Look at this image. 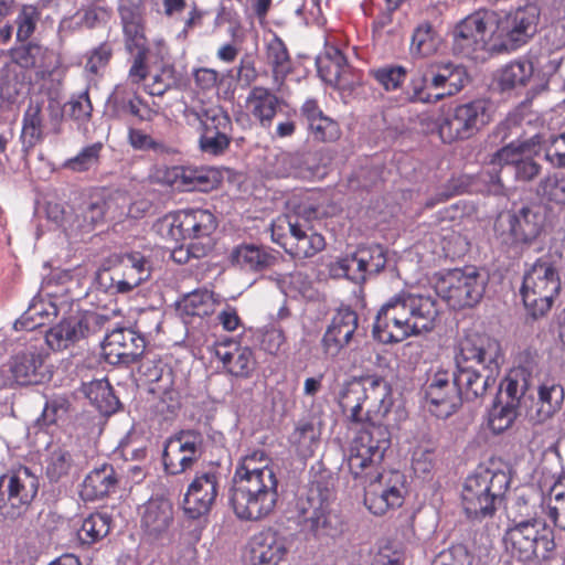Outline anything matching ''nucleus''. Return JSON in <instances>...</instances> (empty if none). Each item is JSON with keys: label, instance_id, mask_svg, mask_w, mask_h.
I'll return each mask as SVG.
<instances>
[{"label": "nucleus", "instance_id": "1", "mask_svg": "<svg viewBox=\"0 0 565 565\" xmlns=\"http://www.w3.org/2000/svg\"><path fill=\"white\" fill-rule=\"evenodd\" d=\"M391 433L384 425L370 424L352 439L348 468L355 481L364 486V504L374 515L402 507L405 495V476L392 470L380 472Z\"/></svg>", "mask_w": 565, "mask_h": 565}, {"label": "nucleus", "instance_id": "2", "mask_svg": "<svg viewBox=\"0 0 565 565\" xmlns=\"http://www.w3.org/2000/svg\"><path fill=\"white\" fill-rule=\"evenodd\" d=\"M439 313V302L435 296L402 290L381 306L373 335L384 344L398 343L431 331Z\"/></svg>", "mask_w": 565, "mask_h": 565}, {"label": "nucleus", "instance_id": "3", "mask_svg": "<svg viewBox=\"0 0 565 565\" xmlns=\"http://www.w3.org/2000/svg\"><path fill=\"white\" fill-rule=\"evenodd\" d=\"M504 355L498 340L487 334L467 335L460 343L454 380L462 401L482 398L497 382Z\"/></svg>", "mask_w": 565, "mask_h": 565}, {"label": "nucleus", "instance_id": "4", "mask_svg": "<svg viewBox=\"0 0 565 565\" xmlns=\"http://www.w3.org/2000/svg\"><path fill=\"white\" fill-rule=\"evenodd\" d=\"M511 478L503 470L478 468L461 489V507L470 521L492 519L510 488Z\"/></svg>", "mask_w": 565, "mask_h": 565}, {"label": "nucleus", "instance_id": "5", "mask_svg": "<svg viewBox=\"0 0 565 565\" xmlns=\"http://www.w3.org/2000/svg\"><path fill=\"white\" fill-rule=\"evenodd\" d=\"M334 498V480L327 470L317 472L310 479L305 497L297 502L299 516L316 536H335L340 531V521L331 514L330 503Z\"/></svg>", "mask_w": 565, "mask_h": 565}, {"label": "nucleus", "instance_id": "6", "mask_svg": "<svg viewBox=\"0 0 565 565\" xmlns=\"http://www.w3.org/2000/svg\"><path fill=\"white\" fill-rule=\"evenodd\" d=\"M491 121V103L476 98L444 107L436 120L439 138L444 143L468 140Z\"/></svg>", "mask_w": 565, "mask_h": 565}, {"label": "nucleus", "instance_id": "7", "mask_svg": "<svg viewBox=\"0 0 565 565\" xmlns=\"http://www.w3.org/2000/svg\"><path fill=\"white\" fill-rule=\"evenodd\" d=\"M561 291V276L554 262L542 257L525 271L520 289L524 307L534 319L544 317Z\"/></svg>", "mask_w": 565, "mask_h": 565}, {"label": "nucleus", "instance_id": "8", "mask_svg": "<svg viewBox=\"0 0 565 565\" xmlns=\"http://www.w3.org/2000/svg\"><path fill=\"white\" fill-rule=\"evenodd\" d=\"M136 326L149 335L160 331L161 320L156 312L142 313ZM103 351L110 363L125 365L137 362L145 352L146 340L140 332L129 328H116L104 335Z\"/></svg>", "mask_w": 565, "mask_h": 565}, {"label": "nucleus", "instance_id": "9", "mask_svg": "<svg viewBox=\"0 0 565 565\" xmlns=\"http://www.w3.org/2000/svg\"><path fill=\"white\" fill-rule=\"evenodd\" d=\"M271 238L294 258H309L326 246L324 237L297 214H282L271 223Z\"/></svg>", "mask_w": 565, "mask_h": 565}, {"label": "nucleus", "instance_id": "10", "mask_svg": "<svg viewBox=\"0 0 565 565\" xmlns=\"http://www.w3.org/2000/svg\"><path fill=\"white\" fill-rule=\"evenodd\" d=\"M158 228L162 235L173 241L184 239L204 244L206 249L212 250V235L217 228V221L209 210L190 209L163 216L158 223Z\"/></svg>", "mask_w": 565, "mask_h": 565}, {"label": "nucleus", "instance_id": "11", "mask_svg": "<svg viewBox=\"0 0 565 565\" xmlns=\"http://www.w3.org/2000/svg\"><path fill=\"white\" fill-rule=\"evenodd\" d=\"M507 551L519 562L546 558L555 548L552 530L536 520H526L510 526L503 537Z\"/></svg>", "mask_w": 565, "mask_h": 565}, {"label": "nucleus", "instance_id": "12", "mask_svg": "<svg viewBox=\"0 0 565 565\" xmlns=\"http://www.w3.org/2000/svg\"><path fill=\"white\" fill-rule=\"evenodd\" d=\"M534 142L513 141L498 151H495L489 164L492 171L488 172L490 182L499 188H503L501 174L504 172H513L518 181H532L541 172V164L531 156V148Z\"/></svg>", "mask_w": 565, "mask_h": 565}, {"label": "nucleus", "instance_id": "13", "mask_svg": "<svg viewBox=\"0 0 565 565\" xmlns=\"http://www.w3.org/2000/svg\"><path fill=\"white\" fill-rule=\"evenodd\" d=\"M39 479L28 467L0 477V513L10 520L19 518L34 500Z\"/></svg>", "mask_w": 565, "mask_h": 565}, {"label": "nucleus", "instance_id": "14", "mask_svg": "<svg viewBox=\"0 0 565 565\" xmlns=\"http://www.w3.org/2000/svg\"><path fill=\"white\" fill-rule=\"evenodd\" d=\"M487 280L476 268L452 269L437 284L438 294L452 309L477 305L486 290Z\"/></svg>", "mask_w": 565, "mask_h": 565}, {"label": "nucleus", "instance_id": "15", "mask_svg": "<svg viewBox=\"0 0 565 565\" xmlns=\"http://www.w3.org/2000/svg\"><path fill=\"white\" fill-rule=\"evenodd\" d=\"M495 12L478 10L462 19L452 32L455 53L476 60L486 50L488 35L494 29Z\"/></svg>", "mask_w": 565, "mask_h": 565}, {"label": "nucleus", "instance_id": "16", "mask_svg": "<svg viewBox=\"0 0 565 565\" xmlns=\"http://www.w3.org/2000/svg\"><path fill=\"white\" fill-rule=\"evenodd\" d=\"M539 20L540 9L535 4H527L503 15L495 13L492 36L500 40L504 49L515 50L536 33Z\"/></svg>", "mask_w": 565, "mask_h": 565}, {"label": "nucleus", "instance_id": "17", "mask_svg": "<svg viewBox=\"0 0 565 565\" xmlns=\"http://www.w3.org/2000/svg\"><path fill=\"white\" fill-rule=\"evenodd\" d=\"M455 372L443 366L430 370L425 397L428 411L437 418L451 416L460 406V396L454 380Z\"/></svg>", "mask_w": 565, "mask_h": 565}, {"label": "nucleus", "instance_id": "18", "mask_svg": "<svg viewBox=\"0 0 565 565\" xmlns=\"http://www.w3.org/2000/svg\"><path fill=\"white\" fill-rule=\"evenodd\" d=\"M203 454V436L195 430H181L166 441L162 461L167 473L180 475L192 468Z\"/></svg>", "mask_w": 565, "mask_h": 565}, {"label": "nucleus", "instance_id": "19", "mask_svg": "<svg viewBox=\"0 0 565 565\" xmlns=\"http://www.w3.org/2000/svg\"><path fill=\"white\" fill-rule=\"evenodd\" d=\"M9 380L18 385H39L51 377L45 354L36 347H26L15 352L7 363Z\"/></svg>", "mask_w": 565, "mask_h": 565}, {"label": "nucleus", "instance_id": "20", "mask_svg": "<svg viewBox=\"0 0 565 565\" xmlns=\"http://www.w3.org/2000/svg\"><path fill=\"white\" fill-rule=\"evenodd\" d=\"M277 479L271 468L249 469V520L268 515L277 502Z\"/></svg>", "mask_w": 565, "mask_h": 565}, {"label": "nucleus", "instance_id": "21", "mask_svg": "<svg viewBox=\"0 0 565 565\" xmlns=\"http://www.w3.org/2000/svg\"><path fill=\"white\" fill-rule=\"evenodd\" d=\"M358 323L359 317L354 310L349 307L339 308L322 335L321 349L323 354L327 358L338 356L350 344L358 329Z\"/></svg>", "mask_w": 565, "mask_h": 565}, {"label": "nucleus", "instance_id": "22", "mask_svg": "<svg viewBox=\"0 0 565 565\" xmlns=\"http://www.w3.org/2000/svg\"><path fill=\"white\" fill-rule=\"evenodd\" d=\"M110 118L124 119L132 116L139 121H152L158 111L151 108L136 92L127 86L117 85L106 103Z\"/></svg>", "mask_w": 565, "mask_h": 565}, {"label": "nucleus", "instance_id": "23", "mask_svg": "<svg viewBox=\"0 0 565 565\" xmlns=\"http://www.w3.org/2000/svg\"><path fill=\"white\" fill-rule=\"evenodd\" d=\"M545 222L540 206H522L508 214L509 235L514 244L530 245L543 233Z\"/></svg>", "mask_w": 565, "mask_h": 565}, {"label": "nucleus", "instance_id": "24", "mask_svg": "<svg viewBox=\"0 0 565 565\" xmlns=\"http://www.w3.org/2000/svg\"><path fill=\"white\" fill-rule=\"evenodd\" d=\"M10 64L20 70H36V75L44 78L57 66L55 53L34 41H24L10 50Z\"/></svg>", "mask_w": 565, "mask_h": 565}, {"label": "nucleus", "instance_id": "25", "mask_svg": "<svg viewBox=\"0 0 565 565\" xmlns=\"http://www.w3.org/2000/svg\"><path fill=\"white\" fill-rule=\"evenodd\" d=\"M217 495V481L214 473H203L189 486L183 500V511L190 519L206 514Z\"/></svg>", "mask_w": 565, "mask_h": 565}, {"label": "nucleus", "instance_id": "26", "mask_svg": "<svg viewBox=\"0 0 565 565\" xmlns=\"http://www.w3.org/2000/svg\"><path fill=\"white\" fill-rule=\"evenodd\" d=\"M119 270V291L128 294L151 276V262L138 252L115 255L108 259Z\"/></svg>", "mask_w": 565, "mask_h": 565}, {"label": "nucleus", "instance_id": "27", "mask_svg": "<svg viewBox=\"0 0 565 565\" xmlns=\"http://www.w3.org/2000/svg\"><path fill=\"white\" fill-rule=\"evenodd\" d=\"M286 552L284 540L271 529L255 534L249 542L253 565H277Z\"/></svg>", "mask_w": 565, "mask_h": 565}, {"label": "nucleus", "instance_id": "28", "mask_svg": "<svg viewBox=\"0 0 565 565\" xmlns=\"http://www.w3.org/2000/svg\"><path fill=\"white\" fill-rule=\"evenodd\" d=\"M429 72L431 73L430 87L444 89L443 93L435 95V99L458 94L469 82L467 70L451 62L431 64Z\"/></svg>", "mask_w": 565, "mask_h": 565}, {"label": "nucleus", "instance_id": "29", "mask_svg": "<svg viewBox=\"0 0 565 565\" xmlns=\"http://www.w3.org/2000/svg\"><path fill=\"white\" fill-rule=\"evenodd\" d=\"M565 398L564 387L553 380L537 387V398L527 406L526 415L535 422H544L561 409Z\"/></svg>", "mask_w": 565, "mask_h": 565}, {"label": "nucleus", "instance_id": "30", "mask_svg": "<svg viewBox=\"0 0 565 565\" xmlns=\"http://www.w3.org/2000/svg\"><path fill=\"white\" fill-rule=\"evenodd\" d=\"M173 521V507L163 498L149 500L142 512L141 525L152 539L161 537Z\"/></svg>", "mask_w": 565, "mask_h": 565}, {"label": "nucleus", "instance_id": "31", "mask_svg": "<svg viewBox=\"0 0 565 565\" xmlns=\"http://www.w3.org/2000/svg\"><path fill=\"white\" fill-rule=\"evenodd\" d=\"M147 381L153 386L150 387L151 393L162 395L161 402L157 405L159 412L174 414L179 407L177 399V392L171 390L172 386V372L170 369L163 367L160 364L147 366L143 371Z\"/></svg>", "mask_w": 565, "mask_h": 565}, {"label": "nucleus", "instance_id": "32", "mask_svg": "<svg viewBox=\"0 0 565 565\" xmlns=\"http://www.w3.org/2000/svg\"><path fill=\"white\" fill-rule=\"evenodd\" d=\"M366 398V390L356 382L347 383L340 393L339 405L343 415L350 423L363 424L358 434L370 424L376 425L375 423L366 422L369 419V412H363V404Z\"/></svg>", "mask_w": 565, "mask_h": 565}, {"label": "nucleus", "instance_id": "33", "mask_svg": "<svg viewBox=\"0 0 565 565\" xmlns=\"http://www.w3.org/2000/svg\"><path fill=\"white\" fill-rule=\"evenodd\" d=\"M42 102L31 99L23 114L20 136L24 158L44 139Z\"/></svg>", "mask_w": 565, "mask_h": 565}, {"label": "nucleus", "instance_id": "34", "mask_svg": "<svg viewBox=\"0 0 565 565\" xmlns=\"http://www.w3.org/2000/svg\"><path fill=\"white\" fill-rule=\"evenodd\" d=\"M118 484L117 473L111 465L104 463L92 470L83 482L82 495L86 500H98L115 491Z\"/></svg>", "mask_w": 565, "mask_h": 565}, {"label": "nucleus", "instance_id": "35", "mask_svg": "<svg viewBox=\"0 0 565 565\" xmlns=\"http://www.w3.org/2000/svg\"><path fill=\"white\" fill-rule=\"evenodd\" d=\"M443 43L441 35L428 21L420 22L414 29L409 52L415 58H425L435 55Z\"/></svg>", "mask_w": 565, "mask_h": 565}, {"label": "nucleus", "instance_id": "36", "mask_svg": "<svg viewBox=\"0 0 565 565\" xmlns=\"http://www.w3.org/2000/svg\"><path fill=\"white\" fill-rule=\"evenodd\" d=\"M82 392L103 415L114 414L119 407V399L106 379L83 383Z\"/></svg>", "mask_w": 565, "mask_h": 565}, {"label": "nucleus", "instance_id": "37", "mask_svg": "<svg viewBox=\"0 0 565 565\" xmlns=\"http://www.w3.org/2000/svg\"><path fill=\"white\" fill-rule=\"evenodd\" d=\"M386 253L382 245L373 244L361 246L353 254L349 267H355L360 278L365 279L366 275L379 274L386 265Z\"/></svg>", "mask_w": 565, "mask_h": 565}, {"label": "nucleus", "instance_id": "38", "mask_svg": "<svg viewBox=\"0 0 565 565\" xmlns=\"http://www.w3.org/2000/svg\"><path fill=\"white\" fill-rule=\"evenodd\" d=\"M200 122V132L230 131L231 120L227 114L216 105L201 104L186 109Z\"/></svg>", "mask_w": 565, "mask_h": 565}, {"label": "nucleus", "instance_id": "39", "mask_svg": "<svg viewBox=\"0 0 565 565\" xmlns=\"http://www.w3.org/2000/svg\"><path fill=\"white\" fill-rule=\"evenodd\" d=\"M74 315L62 319L45 331V342L53 351L65 350L81 341Z\"/></svg>", "mask_w": 565, "mask_h": 565}, {"label": "nucleus", "instance_id": "40", "mask_svg": "<svg viewBox=\"0 0 565 565\" xmlns=\"http://www.w3.org/2000/svg\"><path fill=\"white\" fill-rule=\"evenodd\" d=\"M25 73L17 65L7 63L0 71V97L14 103L26 89Z\"/></svg>", "mask_w": 565, "mask_h": 565}, {"label": "nucleus", "instance_id": "41", "mask_svg": "<svg viewBox=\"0 0 565 565\" xmlns=\"http://www.w3.org/2000/svg\"><path fill=\"white\" fill-rule=\"evenodd\" d=\"M249 103L253 104V114L262 126L269 127L279 104L277 96L266 88L255 87L249 94Z\"/></svg>", "mask_w": 565, "mask_h": 565}, {"label": "nucleus", "instance_id": "42", "mask_svg": "<svg viewBox=\"0 0 565 565\" xmlns=\"http://www.w3.org/2000/svg\"><path fill=\"white\" fill-rule=\"evenodd\" d=\"M247 456L241 458L239 466L233 478V486L230 491V504L234 513L241 520H247V467L245 460Z\"/></svg>", "mask_w": 565, "mask_h": 565}, {"label": "nucleus", "instance_id": "43", "mask_svg": "<svg viewBox=\"0 0 565 565\" xmlns=\"http://www.w3.org/2000/svg\"><path fill=\"white\" fill-rule=\"evenodd\" d=\"M266 58L276 79H284L291 72V60L287 46L276 34L266 45Z\"/></svg>", "mask_w": 565, "mask_h": 565}, {"label": "nucleus", "instance_id": "44", "mask_svg": "<svg viewBox=\"0 0 565 565\" xmlns=\"http://www.w3.org/2000/svg\"><path fill=\"white\" fill-rule=\"evenodd\" d=\"M533 74V65L526 60H516L507 64L499 74L502 90L524 86Z\"/></svg>", "mask_w": 565, "mask_h": 565}, {"label": "nucleus", "instance_id": "45", "mask_svg": "<svg viewBox=\"0 0 565 565\" xmlns=\"http://www.w3.org/2000/svg\"><path fill=\"white\" fill-rule=\"evenodd\" d=\"M113 203V200L104 201L102 199L85 201L79 207L81 216H75V228L90 230L103 223L106 212L111 207Z\"/></svg>", "mask_w": 565, "mask_h": 565}, {"label": "nucleus", "instance_id": "46", "mask_svg": "<svg viewBox=\"0 0 565 565\" xmlns=\"http://www.w3.org/2000/svg\"><path fill=\"white\" fill-rule=\"evenodd\" d=\"M111 519L105 513H92L84 519L78 530V540L83 544L92 545L104 539L110 531Z\"/></svg>", "mask_w": 565, "mask_h": 565}, {"label": "nucleus", "instance_id": "47", "mask_svg": "<svg viewBox=\"0 0 565 565\" xmlns=\"http://www.w3.org/2000/svg\"><path fill=\"white\" fill-rule=\"evenodd\" d=\"M213 292L206 289L195 290L184 296L179 303V310L185 316L206 317L214 312Z\"/></svg>", "mask_w": 565, "mask_h": 565}, {"label": "nucleus", "instance_id": "48", "mask_svg": "<svg viewBox=\"0 0 565 565\" xmlns=\"http://www.w3.org/2000/svg\"><path fill=\"white\" fill-rule=\"evenodd\" d=\"M518 416V407L512 402H502L501 399L493 403L489 409L487 424L493 434H501L509 429Z\"/></svg>", "mask_w": 565, "mask_h": 565}, {"label": "nucleus", "instance_id": "49", "mask_svg": "<svg viewBox=\"0 0 565 565\" xmlns=\"http://www.w3.org/2000/svg\"><path fill=\"white\" fill-rule=\"evenodd\" d=\"M319 431L312 420L300 419L289 436V441L297 451L307 455L312 454L319 443Z\"/></svg>", "mask_w": 565, "mask_h": 565}, {"label": "nucleus", "instance_id": "50", "mask_svg": "<svg viewBox=\"0 0 565 565\" xmlns=\"http://www.w3.org/2000/svg\"><path fill=\"white\" fill-rule=\"evenodd\" d=\"M370 76L386 92L399 89L406 81L407 70L402 65L388 64L370 70Z\"/></svg>", "mask_w": 565, "mask_h": 565}, {"label": "nucleus", "instance_id": "51", "mask_svg": "<svg viewBox=\"0 0 565 565\" xmlns=\"http://www.w3.org/2000/svg\"><path fill=\"white\" fill-rule=\"evenodd\" d=\"M74 468L72 454L65 448H56L50 454L45 473L51 482H58L68 477Z\"/></svg>", "mask_w": 565, "mask_h": 565}, {"label": "nucleus", "instance_id": "52", "mask_svg": "<svg viewBox=\"0 0 565 565\" xmlns=\"http://www.w3.org/2000/svg\"><path fill=\"white\" fill-rule=\"evenodd\" d=\"M77 331L81 332L79 339H86L92 335L109 333L110 318L98 312L87 311L74 315Z\"/></svg>", "mask_w": 565, "mask_h": 565}, {"label": "nucleus", "instance_id": "53", "mask_svg": "<svg viewBox=\"0 0 565 565\" xmlns=\"http://www.w3.org/2000/svg\"><path fill=\"white\" fill-rule=\"evenodd\" d=\"M72 411L71 401L66 396L56 395L46 401L39 422L44 426L56 425L65 422Z\"/></svg>", "mask_w": 565, "mask_h": 565}, {"label": "nucleus", "instance_id": "54", "mask_svg": "<svg viewBox=\"0 0 565 565\" xmlns=\"http://www.w3.org/2000/svg\"><path fill=\"white\" fill-rule=\"evenodd\" d=\"M537 195L555 204H565V173L553 172L544 177L539 183Z\"/></svg>", "mask_w": 565, "mask_h": 565}, {"label": "nucleus", "instance_id": "55", "mask_svg": "<svg viewBox=\"0 0 565 565\" xmlns=\"http://www.w3.org/2000/svg\"><path fill=\"white\" fill-rule=\"evenodd\" d=\"M121 21L124 33L127 39V49L130 52H132L134 50L146 49L143 28L140 21V17L129 10L121 11Z\"/></svg>", "mask_w": 565, "mask_h": 565}, {"label": "nucleus", "instance_id": "56", "mask_svg": "<svg viewBox=\"0 0 565 565\" xmlns=\"http://www.w3.org/2000/svg\"><path fill=\"white\" fill-rule=\"evenodd\" d=\"M548 516L556 527L565 531V480L554 483L551 488Z\"/></svg>", "mask_w": 565, "mask_h": 565}, {"label": "nucleus", "instance_id": "57", "mask_svg": "<svg viewBox=\"0 0 565 565\" xmlns=\"http://www.w3.org/2000/svg\"><path fill=\"white\" fill-rule=\"evenodd\" d=\"M188 174V191L207 192L216 188L220 182L218 172L213 169L189 167Z\"/></svg>", "mask_w": 565, "mask_h": 565}, {"label": "nucleus", "instance_id": "58", "mask_svg": "<svg viewBox=\"0 0 565 565\" xmlns=\"http://www.w3.org/2000/svg\"><path fill=\"white\" fill-rule=\"evenodd\" d=\"M527 383L520 372L510 373L504 380L505 402H512L515 407H527L526 404Z\"/></svg>", "mask_w": 565, "mask_h": 565}, {"label": "nucleus", "instance_id": "59", "mask_svg": "<svg viewBox=\"0 0 565 565\" xmlns=\"http://www.w3.org/2000/svg\"><path fill=\"white\" fill-rule=\"evenodd\" d=\"M345 67L347 60L344 55L339 50H335L333 58H327L319 62L318 72L326 83L332 86H339Z\"/></svg>", "mask_w": 565, "mask_h": 565}, {"label": "nucleus", "instance_id": "60", "mask_svg": "<svg viewBox=\"0 0 565 565\" xmlns=\"http://www.w3.org/2000/svg\"><path fill=\"white\" fill-rule=\"evenodd\" d=\"M102 148L100 142L87 146L77 156L68 159L64 167L73 172L87 171L98 163Z\"/></svg>", "mask_w": 565, "mask_h": 565}, {"label": "nucleus", "instance_id": "61", "mask_svg": "<svg viewBox=\"0 0 565 565\" xmlns=\"http://www.w3.org/2000/svg\"><path fill=\"white\" fill-rule=\"evenodd\" d=\"M307 128L312 138L320 142L335 141L341 135L339 124L327 115H323L317 121L310 122Z\"/></svg>", "mask_w": 565, "mask_h": 565}, {"label": "nucleus", "instance_id": "62", "mask_svg": "<svg viewBox=\"0 0 565 565\" xmlns=\"http://www.w3.org/2000/svg\"><path fill=\"white\" fill-rule=\"evenodd\" d=\"M39 20L40 12L36 7L23 6L15 19L17 40L19 42L28 41L34 33Z\"/></svg>", "mask_w": 565, "mask_h": 565}, {"label": "nucleus", "instance_id": "63", "mask_svg": "<svg viewBox=\"0 0 565 565\" xmlns=\"http://www.w3.org/2000/svg\"><path fill=\"white\" fill-rule=\"evenodd\" d=\"M472 556L462 544H454L437 554L434 564L437 565H471Z\"/></svg>", "mask_w": 565, "mask_h": 565}, {"label": "nucleus", "instance_id": "64", "mask_svg": "<svg viewBox=\"0 0 565 565\" xmlns=\"http://www.w3.org/2000/svg\"><path fill=\"white\" fill-rule=\"evenodd\" d=\"M545 160L554 168L565 169V131L548 138L545 146Z\"/></svg>", "mask_w": 565, "mask_h": 565}]
</instances>
